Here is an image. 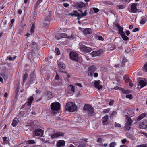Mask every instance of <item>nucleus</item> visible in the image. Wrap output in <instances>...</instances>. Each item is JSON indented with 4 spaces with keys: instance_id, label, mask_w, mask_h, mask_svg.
<instances>
[{
    "instance_id": "f257e3e1",
    "label": "nucleus",
    "mask_w": 147,
    "mask_h": 147,
    "mask_svg": "<svg viewBox=\"0 0 147 147\" xmlns=\"http://www.w3.org/2000/svg\"><path fill=\"white\" fill-rule=\"evenodd\" d=\"M65 108L67 110L71 112H74L76 111L77 109L76 105L74 103L69 102L66 104Z\"/></svg>"
},
{
    "instance_id": "f03ea898",
    "label": "nucleus",
    "mask_w": 147,
    "mask_h": 147,
    "mask_svg": "<svg viewBox=\"0 0 147 147\" xmlns=\"http://www.w3.org/2000/svg\"><path fill=\"white\" fill-rule=\"evenodd\" d=\"M87 10L86 9L84 11V13L82 15H80L77 11H75L72 13H69L68 15H71L72 17L74 16L77 17L79 19V18L86 15L87 14Z\"/></svg>"
},
{
    "instance_id": "7ed1b4c3",
    "label": "nucleus",
    "mask_w": 147,
    "mask_h": 147,
    "mask_svg": "<svg viewBox=\"0 0 147 147\" xmlns=\"http://www.w3.org/2000/svg\"><path fill=\"white\" fill-rule=\"evenodd\" d=\"M84 109L86 110L89 111L88 114L91 116H93L94 111L93 108L92 106L90 105H85L84 107Z\"/></svg>"
},
{
    "instance_id": "20e7f679",
    "label": "nucleus",
    "mask_w": 147,
    "mask_h": 147,
    "mask_svg": "<svg viewBox=\"0 0 147 147\" xmlns=\"http://www.w3.org/2000/svg\"><path fill=\"white\" fill-rule=\"evenodd\" d=\"M60 105L58 102H54L51 105V108L52 111H58L60 109Z\"/></svg>"
},
{
    "instance_id": "39448f33",
    "label": "nucleus",
    "mask_w": 147,
    "mask_h": 147,
    "mask_svg": "<svg viewBox=\"0 0 147 147\" xmlns=\"http://www.w3.org/2000/svg\"><path fill=\"white\" fill-rule=\"evenodd\" d=\"M127 121L126 123L125 128L126 129L129 130L131 129V125L132 123V120L130 117H128L127 115Z\"/></svg>"
},
{
    "instance_id": "423d86ee",
    "label": "nucleus",
    "mask_w": 147,
    "mask_h": 147,
    "mask_svg": "<svg viewBox=\"0 0 147 147\" xmlns=\"http://www.w3.org/2000/svg\"><path fill=\"white\" fill-rule=\"evenodd\" d=\"M70 59L75 61H78L79 60V57L78 54L74 52H71L69 54Z\"/></svg>"
},
{
    "instance_id": "0eeeda50",
    "label": "nucleus",
    "mask_w": 147,
    "mask_h": 147,
    "mask_svg": "<svg viewBox=\"0 0 147 147\" xmlns=\"http://www.w3.org/2000/svg\"><path fill=\"white\" fill-rule=\"evenodd\" d=\"M44 131L41 129L38 128L36 129L34 132V134L35 136H38L41 137L43 134Z\"/></svg>"
},
{
    "instance_id": "6e6552de",
    "label": "nucleus",
    "mask_w": 147,
    "mask_h": 147,
    "mask_svg": "<svg viewBox=\"0 0 147 147\" xmlns=\"http://www.w3.org/2000/svg\"><path fill=\"white\" fill-rule=\"evenodd\" d=\"M96 69L94 66L92 65L88 67V74L90 76H93L94 72L96 71Z\"/></svg>"
},
{
    "instance_id": "1a4fd4ad",
    "label": "nucleus",
    "mask_w": 147,
    "mask_h": 147,
    "mask_svg": "<svg viewBox=\"0 0 147 147\" xmlns=\"http://www.w3.org/2000/svg\"><path fill=\"white\" fill-rule=\"evenodd\" d=\"M103 52V50L102 49H100L98 51H93L90 54L92 56L95 57L100 55Z\"/></svg>"
},
{
    "instance_id": "9d476101",
    "label": "nucleus",
    "mask_w": 147,
    "mask_h": 147,
    "mask_svg": "<svg viewBox=\"0 0 147 147\" xmlns=\"http://www.w3.org/2000/svg\"><path fill=\"white\" fill-rule=\"evenodd\" d=\"M137 3H134L132 4L131 6L130 10L129 12L133 13H135L137 12L138 9L136 8Z\"/></svg>"
},
{
    "instance_id": "9b49d317",
    "label": "nucleus",
    "mask_w": 147,
    "mask_h": 147,
    "mask_svg": "<svg viewBox=\"0 0 147 147\" xmlns=\"http://www.w3.org/2000/svg\"><path fill=\"white\" fill-rule=\"evenodd\" d=\"M58 64L60 71L63 72L65 68V65L62 62L59 61L58 62Z\"/></svg>"
},
{
    "instance_id": "f8f14e48",
    "label": "nucleus",
    "mask_w": 147,
    "mask_h": 147,
    "mask_svg": "<svg viewBox=\"0 0 147 147\" xmlns=\"http://www.w3.org/2000/svg\"><path fill=\"white\" fill-rule=\"evenodd\" d=\"M138 84L139 85H138V87L139 88H141L146 86L147 82L145 79H142L140 80Z\"/></svg>"
},
{
    "instance_id": "ddd939ff",
    "label": "nucleus",
    "mask_w": 147,
    "mask_h": 147,
    "mask_svg": "<svg viewBox=\"0 0 147 147\" xmlns=\"http://www.w3.org/2000/svg\"><path fill=\"white\" fill-rule=\"evenodd\" d=\"M139 127L142 129H145L147 128V120H145L140 123Z\"/></svg>"
},
{
    "instance_id": "4468645a",
    "label": "nucleus",
    "mask_w": 147,
    "mask_h": 147,
    "mask_svg": "<svg viewBox=\"0 0 147 147\" xmlns=\"http://www.w3.org/2000/svg\"><path fill=\"white\" fill-rule=\"evenodd\" d=\"M81 49L82 51L87 53L90 52L92 50V49L91 48L88 47H86L85 45H83L81 47Z\"/></svg>"
},
{
    "instance_id": "2eb2a0df",
    "label": "nucleus",
    "mask_w": 147,
    "mask_h": 147,
    "mask_svg": "<svg viewBox=\"0 0 147 147\" xmlns=\"http://www.w3.org/2000/svg\"><path fill=\"white\" fill-rule=\"evenodd\" d=\"M46 97L47 100H49L52 98L53 96L52 93L50 91H47L46 92Z\"/></svg>"
},
{
    "instance_id": "dca6fc26",
    "label": "nucleus",
    "mask_w": 147,
    "mask_h": 147,
    "mask_svg": "<svg viewBox=\"0 0 147 147\" xmlns=\"http://www.w3.org/2000/svg\"><path fill=\"white\" fill-rule=\"evenodd\" d=\"M135 111V109L134 108L129 109L127 113V114L128 116L130 117L134 116L135 114L134 112Z\"/></svg>"
},
{
    "instance_id": "f3484780",
    "label": "nucleus",
    "mask_w": 147,
    "mask_h": 147,
    "mask_svg": "<svg viewBox=\"0 0 147 147\" xmlns=\"http://www.w3.org/2000/svg\"><path fill=\"white\" fill-rule=\"evenodd\" d=\"M64 135V133L61 132H58L54 133L51 136L52 138H53L55 137H58L61 136H63Z\"/></svg>"
},
{
    "instance_id": "a211bd4d",
    "label": "nucleus",
    "mask_w": 147,
    "mask_h": 147,
    "mask_svg": "<svg viewBox=\"0 0 147 147\" xmlns=\"http://www.w3.org/2000/svg\"><path fill=\"white\" fill-rule=\"evenodd\" d=\"M94 84L95 87L97 88L98 90H99L102 88V86L100 84L99 81H95Z\"/></svg>"
},
{
    "instance_id": "6ab92c4d",
    "label": "nucleus",
    "mask_w": 147,
    "mask_h": 147,
    "mask_svg": "<svg viewBox=\"0 0 147 147\" xmlns=\"http://www.w3.org/2000/svg\"><path fill=\"white\" fill-rule=\"evenodd\" d=\"M34 95L33 94L30 98L28 99V101L27 102V104L28 106H30L31 105L33 101L34 100Z\"/></svg>"
},
{
    "instance_id": "aec40b11",
    "label": "nucleus",
    "mask_w": 147,
    "mask_h": 147,
    "mask_svg": "<svg viewBox=\"0 0 147 147\" xmlns=\"http://www.w3.org/2000/svg\"><path fill=\"white\" fill-rule=\"evenodd\" d=\"M75 7L76 8H82L85 7V5L82 2H80L77 3L75 5Z\"/></svg>"
},
{
    "instance_id": "412c9836",
    "label": "nucleus",
    "mask_w": 147,
    "mask_h": 147,
    "mask_svg": "<svg viewBox=\"0 0 147 147\" xmlns=\"http://www.w3.org/2000/svg\"><path fill=\"white\" fill-rule=\"evenodd\" d=\"M92 32V30L90 28H86L83 31V33L84 35L90 34Z\"/></svg>"
},
{
    "instance_id": "4be33fe9",
    "label": "nucleus",
    "mask_w": 147,
    "mask_h": 147,
    "mask_svg": "<svg viewBox=\"0 0 147 147\" xmlns=\"http://www.w3.org/2000/svg\"><path fill=\"white\" fill-rule=\"evenodd\" d=\"M109 119V116L108 115H105L102 118V122L104 125L107 124Z\"/></svg>"
},
{
    "instance_id": "5701e85b",
    "label": "nucleus",
    "mask_w": 147,
    "mask_h": 147,
    "mask_svg": "<svg viewBox=\"0 0 147 147\" xmlns=\"http://www.w3.org/2000/svg\"><path fill=\"white\" fill-rule=\"evenodd\" d=\"M65 144V142L64 140H59L57 143V147H61L63 146Z\"/></svg>"
},
{
    "instance_id": "b1692460",
    "label": "nucleus",
    "mask_w": 147,
    "mask_h": 147,
    "mask_svg": "<svg viewBox=\"0 0 147 147\" xmlns=\"http://www.w3.org/2000/svg\"><path fill=\"white\" fill-rule=\"evenodd\" d=\"M59 36H60V37L57 38L58 36H56L55 38L57 39H59L62 38H67V36L66 34L65 33H59Z\"/></svg>"
},
{
    "instance_id": "393cba45",
    "label": "nucleus",
    "mask_w": 147,
    "mask_h": 147,
    "mask_svg": "<svg viewBox=\"0 0 147 147\" xmlns=\"http://www.w3.org/2000/svg\"><path fill=\"white\" fill-rule=\"evenodd\" d=\"M146 116V114L144 113L141 114L137 118V120L138 121H140L144 117Z\"/></svg>"
},
{
    "instance_id": "a878e982",
    "label": "nucleus",
    "mask_w": 147,
    "mask_h": 147,
    "mask_svg": "<svg viewBox=\"0 0 147 147\" xmlns=\"http://www.w3.org/2000/svg\"><path fill=\"white\" fill-rule=\"evenodd\" d=\"M118 31H119V34H120L121 35L124 34L125 33L123 31V28L121 27V26L119 27V28H118Z\"/></svg>"
},
{
    "instance_id": "bb28decb",
    "label": "nucleus",
    "mask_w": 147,
    "mask_h": 147,
    "mask_svg": "<svg viewBox=\"0 0 147 147\" xmlns=\"http://www.w3.org/2000/svg\"><path fill=\"white\" fill-rule=\"evenodd\" d=\"M121 36L123 40H129L128 37L125 35V33L121 35Z\"/></svg>"
},
{
    "instance_id": "cd10ccee",
    "label": "nucleus",
    "mask_w": 147,
    "mask_h": 147,
    "mask_svg": "<svg viewBox=\"0 0 147 147\" xmlns=\"http://www.w3.org/2000/svg\"><path fill=\"white\" fill-rule=\"evenodd\" d=\"M33 56V54L32 52H29L28 54V57L30 59L32 58Z\"/></svg>"
},
{
    "instance_id": "c85d7f7f",
    "label": "nucleus",
    "mask_w": 147,
    "mask_h": 147,
    "mask_svg": "<svg viewBox=\"0 0 147 147\" xmlns=\"http://www.w3.org/2000/svg\"><path fill=\"white\" fill-rule=\"evenodd\" d=\"M17 118H15L13 120L12 123V125L13 126L15 127L16 126L17 123Z\"/></svg>"
},
{
    "instance_id": "c756f323",
    "label": "nucleus",
    "mask_w": 147,
    "mask_h": 147,
    "mask_svg": "<svg viewBox=\"0 0 147 147\" xmlns=\"http://www.w3.org/2000/svg\"><path fill=\"white\" fill-rule=\"evenodd\" d=\"M26 142L27 144H34L35 143L34 141L33 140H29Z\"/></svg>"
},
{
    "instance_id": "7c9ffc66",
    "label": "nucleus",
    "mask_w": 147,
    "mask_h": 147,
    "mask_svg": "<svg viewBox=\"0 0 147 147\" xmlns=\"http://www.w3.org/2000/svg\"><path fill=\"white\" fill-rule=\"evenodd\" d=\"M35 28V25L34 24H32L30 30V32L32 33L34 32V30Z\"/></svg>"
},
{
    "instance_id": "2f4dec72",
    "label": "nucleus",
    "mask_w": 147,
    "mask_h": 147,
    "mask_svg": "<svg viewBox=\"0 0 147 147\" xmlns=\"http://www.w3.org/2000/svg\"><path fill=\"white\" fill-rule=\"evenodd\" d=\"M28 77V75L27 74H24L23 76V82L24 83Z\"/></svg>"
},
{
    "instance_id": "473e14b6",
    "label": "nucleus",
    "mask_w": 147,
    "mask_h": 147,
    "mask_svg": "<svg viewBox=\"0 0 147 147\" xmlns=\"http://www.w3.org/2000/svg\"><path fill=\"white\" fill-rule=\"evenodd\" d=\"M143 70L145 72H147V62L144 64L143 68Z\"/></svg>"
},
{
    "instance_id": "72a5a7b5",
    "label": "nucleus",
    "mask_w": 147,
    "mask_h": 147,
    "mask_svg": "<svg viewBox=\"0 0 147 147\" xmlns=\"http://www.w3.org/2000/svg\"><path fill=\"white\" fill-rule=\"evenodd\" d=\"M69 87H71L70 89L71 91L73 93H74L75 92L74 86L73 85L71 84L69 85Z\"/></svg>"
},
{
    "instance_id": "f704fd0d",
    "label": "nucleus",
    "mask_w": 147,
    "mask_h": 147,
    "mask_svg": "<svg viewBox=\"0 0 147 147\" xmlns=\"http://www.w3.org/2000/svg\"><path fill=\"white\" fill-rule=\"evenodd\" d=\"M113 28H115V27L116 28H115V29H118V28H119V27L120 26L118 24H116V23H114L113 24Z\"/></svg>"
},
{
    "instance_id": "c9c22d12",
    "label": "nucleus",
    "mask_w": 147,
    "mask_h": 147,
    "mask_svg": "<svg viewBox=\"0 0 147 147\" xmlns=\"http://www.w3.org/2000/svg\"><path fill=\"white\" fill-rule=\"evenodd\" d=\"M55 52L57 55H59L60 54V52L59 51V49L58 48H55Z\"/></svg>"
},
{
    "instance_id": "e433bc0d",
    "label": "nucleus",
    "mask_w": 147,
    "mask_h": 147,
    "mask_svg": "<svg viewBox=\"0 0 147 147\" xmlns=\"http://www.w3.org/2000/svg\"><path fill=\"white\" fill-rule=\"evenodd\" d=\"M121 91L123 93L126 94H127V93H128L129 92V90H125L123 88H121Z\"/></svg>"
},
{
    "instance_id": "4c0bfd02",
    "label": "nucleus",
    "mask_w": 147,
    "mask_h": 147,
    "mask_svg": "<svg viewBox=\"0 0 147 147\" xmlns=\"http://www.w3.org/2000/svg\"><path fill=\"white\" fill-rule=\"evenodd\" d=\"M126 98H129V99H131L132 98V95L131 94H129V95H127L126 96Z\"/></svg>"
},
{
    "instance_id": "58836bf2",
    "label": "nucleus",
    "mask_w": 147,
    "mask_h": 147,
    "mask_svg": "<svg viewBox=\"0 0 147 147\" xmlns=\"http://www.w3.org/2000/svg\"><path fill=\"white\" fill-rule=\"evenodd\" d=\"M43 0H38V1L37 2L36 4V8H37L38 5H39V4L42 2Z\"/></svg>"
},
{
    "instance_id": "ea45409f",
    "label": "nucleus",
    "mask_w": 147,
    "mask_h": 147,
    "mask_svg": "<svg viewBox=\"0 0 147 147\" xmlns=\"http://www.w3.org/2000/svg\"><path fill=\"white\" fill-rule=\"evenodd\" d=\"M7 21L5 20H3L2 22L1 23V25L2 26H4L6 25L7 24Z\"/></svg>"
},
{
    "instance_id": "a19ab883",
    "label": "nucleus",
    "mask_w": 147,
    "mask_h": 147,
    "mask_svg": "<svg viewBox=\"0 0 147 147\" xmlns=\"http://www.w3.org/2000/svg\"><path fill=\"white\" fill-rule=\"evenodd\" d=\"M136 147H147V144H145L137 146Z\"/></svg>"
},
{
    "instance_id": "79ce46f5",
    "label": "nucleus",
    "mask_w": 147,
    "mask_h": 147,
    "mask_svg": "<svg viewBox=\"0 0 147 147\" xmlns=\"http://www.w3.org/2000/svg\"><path fill=\"white\" fill-rule=\"evenodd\" d=\"M116 145V143L115 142H113L110 144V147H114Z\"/></svg>"
},
{
    "instance_id": "37998d69",
    "label": "nucleus",
    "mask_w": 147,
    "mask_h": 147,
    "mask_svg": "<svg viewBox=\"0 0 147 147\" xmlns=\"http://www.w3.org/2000/svg\"><path fill=\"white\" fill-rule=\"evenodd\" d=\"M131 51V49L130 48H127L125 49V52L127 53H129Z\"/></svg>"
},
{
    "instance_id": "c03bdc74",
    "label": "nucleus",
    "mask_w": 147,
    "mask_h": 147,
    "mask_svg": "<svg viewBox=\"0 0 147 147\" xmlns=\"http://www.w3.org/2000/svg\"><path fill=\"white\" fill-rule=\"evenodd\" d=\"M115 127H118L119 128L121 127V124H119V123H117L116 122H115Z\"/></svg>"
},
{
    "instance_id": "a18cd8bd",
    "label": "nucleus",
    "mask_w": 147,
    "mask_h": 147,
    "mask_svg": "<svg viewBox=\"0 0 147 147\" xmlns=\"http://www.w3.org/2000/svg\"><path fill=\"white\" fill-rule=\"evenodd\" d=\"M93 9L95 13H97L99 11V10L96 8H93Z\"/></svg>"
},
{
    "instance_id": "49530a36",
    "label": "nucleus",
    "mask_w": 147,
    "mask_h": 147,
    "mask_svg": "<svg viewBox=\"0 0 147 147\" xmlns=\"http://www.w3.org/2000/svg\"><path fill=\"white\" fill-rule=\"evenodd\" d=\"M110 108L105 109L104 110V112L105 113H107L110 111Z\"/></svg>"
},
{
    "instance_id": "de8ad7c7",
    "label": "nucleus",
    "mask_w": 147,
    "mask_h": 147,
    "mask_svg": "<svg viewBox=\"0 0 147 147\" xmlns=\"http://www.w3.org/2000/svg\"><path fill=\"white\" fill-rule=\"evenodd\" d=\"M98 40H100L103 41L104 40V38L102 36H98Z\"/></svg>"
},
{
    "instance_id": "09e8293b",
    "label": "nucleus",
    "mask_w": 147,
    "mask_h": 147,
    "mask_svg": "<svg viewBox=\"0 0 147 147\" xmlns=\"http://www.w3.org/2000/svg\"><path fill=\"white\" fill-rule=\"evenodd\" d=\"M146 22V21L145 20L142 19L141 20V21L140 22V23L141 24H144L145 22Z\"/></svg>"
},
{
    "instance_id": "8fccbe9b",
    "label": "nucleus",
    "mask_w": 147,
    "mask_h": 147,
    "mask_svg": "<svg viewBox=\"0 0 147 147\" xmlns=\"http://www.w3.org/2000/svg\"><path fill=\"white\" fill-rule=\"evenodd\" d=\"M124 8V5H120L118 6L117 7V8H119V9H122Z\"/></svg>"
},
{
    "instance_id": "3c124183",
    "label": "nucleus",
    "mask_w": 147,
    "mask_h": 147,
    "mask_svg": "<svg viewBox=\"0 0 147 147\" xmlns=\"http://www.w3.org/2000/svg\"><path fill=\"white\" fill-rule=\"evenodd\" d=\"M139 30V29L138 28H136L134 29L132 31L134 32H136V31H138Z\"/></svg>"
},
{
    "instance_id": "603ef678",
    "label": "nucleus",
    "mask_w": 147,
    "mask_h": 147,
    "mask_svg": "<svg viewBox=\"0 0 147 147\" xmlns=\"http://www.w3.org/2000/svg\"><path fill=\"white\" fill-rule=\"evenodd\" d=\"M102 139L101 138H98V139L97 142L99 143H101L102 142Z\"/></svg>"
},
{
    "instance_id": "864d4df0",
    "label": "nucleus",
    "mask_w": 147,
    "mask_h": 147,
    "mask_svg": "<svg viewBox=\"0 0 147 147\" xmlns=\"http://www.w3.org/2000/svg\"><path fill=\"white\" fill-rule=\"evenodd\" d=\"M124 79L125 81L126 82H129L130 81L129 80H128V79L127 78L125 77H124Z\"/></svg>"
},
{
    "instance_id": "5fc2aeb1",
    "label": "nucleus",
    "mask_w": 147,
    "mask_h": 147,
    "mask_svg": "<svg viewBox=\"0 0 147 147\" xmlns=\"http://www.w3.org/2000/svg\"><path fill=\"white\" fill-rule=\"evenodd\" d=\"M59 75L57 74L55 76V79L56 80H59Z\"/></svg>"
},
{
    "instance_id": "6e6d98bb",
    "label": "nucleus",
    "mask_w": 147,
    "mask_h": 147,
    "mask_svg": "<svg viewBox=\"0 0 147 147\" xmlns=\"http://www.w3.org/2000/svg\"><path fill=\"white\" fill-rule=\"evenodd\" d=\"M7 59L9 60V61H14V59H13L11 56H10L9 57H7Z\"/></svg>"
},
{
    "instance_id": "4d7b16f0",
    "label": "nucleus",
    "mask_w": 147,
    "mask_h": 147,
    "mask_svg": "<svg viewBox=\"0 0 147 147\" xmlns=\"http://www.w3.org/2000/svg\"><path fill=\"white\" fill-rule=\"evenodd\" d=\"M127 140L126 139H123V140H121V142L123 144L125 143L126 142Z\"/></svg>"
},
{
    "instance_id": "13d9d810",
    "label": "nucleus",
    "mask_w": 147,
    "mask_h": 147,
    "mask_svg": "<svg viewBox=\"0 0 147 147\" xmlns=\"http://www.w3.org/2000/svg\"><path fill=\"white\" fill-rule=\"evenodd\" d=\"M113 103H114V101L113 100H111L110 101V102H109V104L110 105H111L113 104Z\"/></svg>"
},
{
    "instance_id": "bf43d9fd",
    "label": "nucleus",
    "mask_w": 147,
    "mask_h": 147,
    "mask_svg": "<svg viewBox=\"0 0 147 147\" xmlns=\"http://www.w3.org/2000/svg\"><path fill=\"white\" fill-rule=\"evenodd\" d=\"M76 84L78 86H79V87H82V85L80 83H77Z\"/></svg>"
},
{
    "instance_id": "052dcab7",
    "label": "nucleus",
    "mask_w": 147,
    "mask_h": 147,
    "mask_svg": "<svg viewBox=\"0 0 147 147\" xmlns=\"http://www.w3.org/2000/svg\"><path fill=\"white\" fill-rule=\"evenodd\" d=\"M125 33L128 36H129L130 34V32L129 30L126 31L125 32Z\"/></svg>"
},
{
    "instance_id": "680f3d73",
    "label": "nucleus",
    "mask_w": 147,
    "mask_h": 147,
    "mask_svg": "<svg viewBox=\"0 0 147 147\" xmlns=\"http://www.w3.org/2000/svg\"><path fill=\"white\" fill-rule=\"evenodd\" d=\"M36 92L37 94H39L40 93V90H37Z\"/></svg>"
},
{
    "instance_id": "e2e57ef3",
    "label": "nucleus",
    "mask_w": 147,
    "mask_h": 147,
    "mask_svg": "<svg viewBox=\"0 0 147 147\" xmlns=\"http://www.w3.org/2000/svg\"><path fill=\"white\" fill-rule=\"evenodd\" d=\"M63 5L65 7H67L69 6V4L68 3H64Z\"/></svg>"
},
{
    "instance_id": "0e129e2a",
    "label": "nucleus",
    "mask_w": 147,
    "mask_h": 147,
    "mask_svg": "<svg viewBox=\"0 0 147 147\" xmlns=\"http://www.w3.org/2000/svg\"><path fill=\"white\" fill-rule=\"evenodd\" d=\"M32 32H30L27 33L26 34V36H27L28 37L29 36L32 34Z\"/></svg>"
},
{
    "instance_id": "69168bd1",
    "label": "nucleus",
    "mask_w": 147,
    "mask_h": 147,
    "mask_svg": "<svg viewBox=\"0 0 147 147\" xmlns=\"http://www.w3.org/2000/svg\"><path fill=\"white\" fill-rule=\"evenodd\" d=\"M7 137H4L3 138V140L4 142H5L6 141H7Z\"/></svg>"
},
{
    "instance_id": "338daca9",
    "label": "nucleus",
    "mask_w": 147,
    "mask_h": 147,
    "mask_svg": "<svg viewBox=\"0 0 147 147\" xmlns=\"http://www.w3.org/2000/svg\"><path fill=\"white\" fill-rule=\"evenodd\" d=\"M129 85L131 87H132L133 86V84L130 81L129 82Z\"/></svg>"
},
{
    "instance_id": "774afa93",
    "label": "nucleus",
    "mask_w": 147,
    "mask_h": 147,
    "mask_svg": "<svg viewBox=\"0 0 147 147\" xmlns=\"http://www.w3.org/2000/svg\"><path fill=\"white\" fill-rule=\"evenodd\" d=\"M78 147H84V146L83 144H81L79 145Z\"/></svg>"
}]
</instances>
